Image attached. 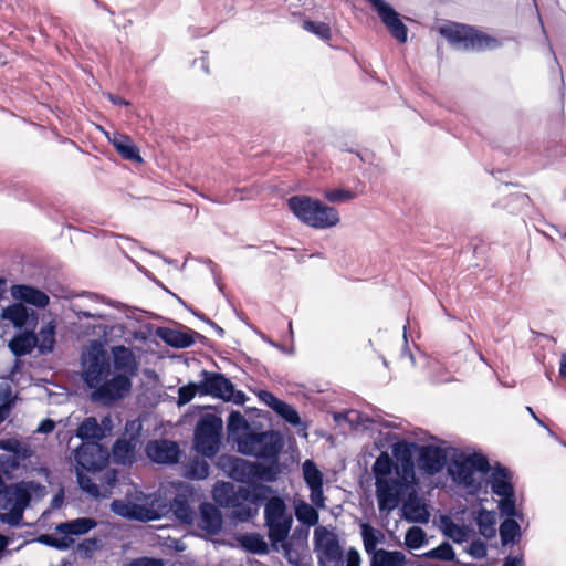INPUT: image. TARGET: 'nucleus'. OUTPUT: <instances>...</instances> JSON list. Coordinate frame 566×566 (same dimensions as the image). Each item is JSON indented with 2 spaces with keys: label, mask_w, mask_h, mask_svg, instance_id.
Wrapping results in <instances>:
<instances>
[{
  "label": "nucleus",
  "mask_w": 566,
  "mask_h": 566,
  "mask_svg": "<svg viewBox=\"0 0 566 566\" xmlns=\"http://www.w3.org/2000/svg\"><path fill=\"white\" fill-rule=\"evenodd\" d=\"M411 447L413 443L396 442L392 446L395 460L387 452H381L371 465L380 512L394 511L408 494L415 492L417 478Z\"/></svg>",
  "instance_id": "f257e3e1"
},
{
  "label": "nucleus",
  "mask_w": 566,
  "mask_h": 566,
  "mask_svg": "<svg viewBox=\"0 0 566 566\" xmlns=\"http://www.w3.org/2000/svg\"><path fill=\"white\" fill-rule=\"evenodd\" d=\"M83 379L88 388L94 389L91 400L103 406H112L130 390L132 382L127 375H111V364L103 344L93 340L82 353Z\"/></svg>",
  "instance_id": "f03ea898"
},
{
  "label": "nucleus",
  "mask_w": 566,
  "mask_h": 566,
  "mask_svg": "<svg viewBox=\"0 0 566 566\" xmlns=\"http://www.w3.org/2000/svg\"><path fill=\"white\" fill-rule=\"evenodd\" d=\"M264 524L273 551H282L285 558L290 563H294L292 543L287 539L293 525V516L287 512V506L282 497L273 496L266 501Z\"/></svg>",
  "instance_id": "7ed1b4c3"
},
{
  "label": "nucleus",
  "mask_w": 566,
  "mask_h": 566,
  "mask_svg": "<svg viewBox=\"0 0 566 566\" xmlns=\"http://www.w3.org/2000/svg\"><path fill=\"white\" fill-rule=\"evenodd\" d=\"M73 454L78 486L91 496L98 499L101 496L98 485L84 471L95 474L104 469L109 460L108 449L97 441H83Z\"/></svg>",
  "instance_id": "20e7f679"
},
{
  "label": "nucleus",
  "mask_w": 566,
  "mask_h": 566,
  "mask_svg": "<svg viewBox=\"0 0 566 566\" xmlns=\"http://www.w3.org/2000/svg\"><path fill=\"white\" fill-rule=\"evenodd\" d=\"M235 442L240 453L268 461L265 467H275L276 478H279L281 473L279 455L284 447V440L280 432L273 430L249 431L239 436Z\"/></svg>",
  "instance_id": "39448f33"
},
{
  "label": "nucleus",
  "mask_w": 566,
  "mask_h": 566,
  "mask_svg": "<svg viewBox=\"0 0 566 566\" xmlns=\"http://www.w3.org/2000/svg\"><path fill=\"white\" fill-rule=\"evenodd\" d=\"M491 471L489 460L482 453L460 454L448 467L452 481L469 494L475 495L482 489V475Z\"/></svg>",
  "instance_id": "423d86ee"
},
{
  "label": "nucleus",
  "mask_w": 566,
  "mask_h": 566,
  "mask_svg": "<svg viewBox=\"0 0 566 566\" xmlns=\"http://www.w3.org/2000/svg\"><path fill=\"white\" fill-rule=\"evenodd\" d=\"M287 206L300 221L315 229L332 228L339 222L335 208L307 196H293L287 200Z\"/></svg>",
  "instance_id": "0eeeda50"
},
{
  "label": "nucleus",
  "mask_w": 566,
  "mask_h": 566,
  "mask_svg": "<svg viewBox=\"0 0 566 566\" xmlns=\"http://www.w3.org/2000/svg\"><path fill=\"white\" fill-rule=\"evenodd\" d=\"M440 33L459 51H484L501 45L497 39L464 24L443 25L440 28Z\"/></svg>",
  "instance_id": "6e6552de"
},
{
  "label": "nucleus",
  "mask_w": 566,
  "mask_h": 566,
  "mask_svg": "<svg viewBox=\"0 0 566 566\" xmlns=\"http://www.w3.org/2000/svg\"><path fill=\"white\" fill-rule=\"evenodd\" d=\"M222 419L213 413L203 415L195 429L193 446L198 453L213 458L221 444Z\"/></svg>",
  "instance_id": "1a4fd4ad"
},
{
  "label": "nucleus",
  "mask_w": 566,
  "mask_h": 566,
  "mask_svg": "<svg viewBox=\"0 0 566 566\" xmlns=\"http://www.w3.org/2000/svg\"><path fill=\"white\" fill-rule=\"evenodd\" d=\"M491 470L489 484L492 493L500 497L497 505L500 513L506 517L516 516L517 510L512 472L500 463H496Z\"/></svg>",
  "instance_id": "9d476101"
},
{
  "label": "nucleus",
  "mask_w": 566,
  "mask_h": 566,
  "mask_svg": "<svg viewBox=\"0 0 566 566\" xmlns=\"http://www.w3.org/2000/svg\"><path fill=\"white\" fill-rule=\"evenodd\" d=\"M227 468L229 476L241 483L275 482L277 480L275 467H265L264 463L258 461L231 457L228 459Z\"/></svg>",
  "instance_id": "9b49d317"
},
{
  "label": "nucleus",
  "mask_w": 566,
  "mask_h": 566,
  "mask_svg": "<svg viewBox=\"0 0 566 566\" xmlns=\"http://www.w3.org/2000/svg\"><path fill=\"white\" fill-rule=\"evenodd\" d=\"M200 396H211L224 401H234L242 403L245 395L242 391H235L233 384L223 374L202 370L200 373Z\"/></svg>",
  "instance_id": "f8f14e48"
},
{
  "label": "nucleus",
  "mask_w": 566,
  "mask_h": 566,
  "mask_svg": "<svg viewBox=\"0 0 566 566\" xmlns=\"http://www.w3.org/2000/svg\"><path fill=\"white\" fill-rule=\"evenodd\" d=\"M142 417L128 421L123 434L114 442L112 448L113 460L117 464H132L136 459V448L140 442Z\"/></svg>",
  "instance_id": "ddd939ff"
},
{
  "label": "nucleus",
  "mask_w": 566,
  "mask_h": 566,
  "mask_svg": "<svg viewBox=\"0 0 566 566\" xmlns=\"http://www.w3.org/2000/svg\"><path fill=\"white\" fill-rule=\"evenodd\" d=\"M314 539L319 565L340 566L343 564V551L336 534L325 528L316 530Z\"/></svg>",
  "instance_id": "4468645a"
},
{
  "label": "nucleus",
  "mask_w": 566,
  "mask_h": 566,
  "mask_svg": "<svg viewBox=\"0 0 566 566\" xmlns=\"http://www.w3.org/2000/svg\"><path fill=\"white\" fill-rule=\"evenodd\" d=\"M389 33L399 42L405 43L408 39V29L401 21L399 13L385 0H367Z\"/></svg>",
  "instance_id": "2eb2a0df"
},
{
  "label": "nucleus",
  "mask_w": 566,
  "mask_h": 566,
  "mask_svg": "<svg viewBox=\"0 0 566 566\" xmlns=\"http://www.w3.org/2000/svg\"><path fill=\"white\" fill-rule=\"evenodd\" d=\"M418 468L429 475L439 473L447 463V452L443 448L428 444L419 449Z\"/></svg>",
  "instance_id": "dca6fc26"
},
{
  "label": "nucleus",
  "mask_w": 566,
  "mask_h": 566,
  "mask_svg": "<svg viewBox=\"0 0 566 566\" xmlns=\"http://www.w3.org/2000/svg\"><path fill=\"white\" fill-rule=\"evenodd\" d=\"M0 317L9 321L15 328L34 329L38 324V313L22 303H13L4 307Z\"/></svg>",
  "instance_id": "f3484780"
},
{
  "label": "nucleus",
  "mask_w": 566,
  "mask_h": 566,
  "mask_svg": "<svg viewBox=\"0 0 566 566\" xmlns=\"http://www.w3.org/2000/svg\"><path fill=\"white\" fill-rule=\"evenodd\" d=\"M303 478L308 486L311 494L310 499L315 507H325V497L323 493V473L317 469L312 460H305L302 465Z\"/></svg>",
  "instance_id": "a211bd4d"
},
{
  "label": "nucleus",
  "mask_w": 566,
  "mask_h": 566,
  "mask_svg": "<svg viewBox=\"0 0 566 566\" xmlns=\"http://www.w3.org/2000/svg\"><path fill=\"white\" fill-rule=\"evenodd\" d=\"M145 452L151 461L161 464L177 463L180 454L178 444L169 440L149 441Z\"/></svg>",
  "instance_id": "6ab92c4d"
},
{
  "label": "nucleus",
  "mask_w": 566,
  "mask_h": 566,
  "mask_svg": "<svg viewBox=\"0 0 566 566\" xmlns=\"http://www.w3.org/2000/svg\"><path fill=\"white\" fill-rule=\"evenodd\" d=\"M30 501V491L22 483L6 485L0 490L1 509H25Z\"/></svg>",
  "instance_id": "aec40b11"
},
{
  "label": "nucleus",
  "mask_w": 566,
  "mask_h": 566,
  "mask_svg": "<svg viewBox=\"0 0 566 566\" xmlns=\"http://www.w3.org/2000/svg\"><path fill=\"white\" fill-rule=\"evenodd\" d=\"M105 136L123 159L142 163L139 148L134 144L128 135L120 134L118 132H105Z\"/></svg>",
  "instance_id": "412c9836"
},
{
  "label": "nucleus",
  "mask_w": 566,
  "mask_h": 566,
  "mask_svg": "<svg viewBox=\"0 0 566 566\" xmlns=\"http://www.w3.org/2000/svg\"><path fill=\"white\" fill-rule=\"evenodd\" d=\"M198 526L210 535H217L222 528V516L217 506L205 502L199 507Z\"/></svg>",
  "instance_id": "4be33fe9"
},
{
  "label": "nucleus",
  "mask_w": 566,
  "mask_h": 566,
  "mask_svg": "<svg viewBox=\"0 0 566 566\" xmlns=\"http://www.w3.org/2000/svg\"><path fill=\"white\" fill-rule=\"evenodd\" d=\"M155 335L171 347L187 348L195 343L193 335L197 333L190 329L182 332L169 327H157Z\"/></svg>",
  "instance_id": "5701e85b"
},
{
  "label": "nucleus",
  "mask_w": 566,
  "mask_h": 566,
  "mask_svg": "<svg viewBox=\"0 0 566 566\" xmlns=\"http://www.w3.org/2000/svg\"><path fill=\"white\" fill-rule=\"evenodd\" d=\"M13 298L43 308L49 304V296L43 291L24 284H17L11 287Z\"/></svg>",
  "instance_id": "b1692460"
},
{
  "label": "nucleus",
  "mask_w": 566,
  "mask_h": 566,
  "mask_svg": "<svg viewBox=\"0 0 566 566\" xmlns=\"http://www.w3.org/2000/svg\"><path fill=\"white\" fill-rule=\"evenodd\" d=\"M113 366L118 375L132 376L136 369L134 354L130 349L124 346H116L112 349Z\"/></svg>",
  "instance_id": "393cba45"
},
{
  "label": "nucleus",
  "mask_w": 566,
  "mask_h": 566,
  "mask_svg": "<svg viewBox=\"0 0 566 566\" xmlns=\"http://www.w3.org/2000/svg\"><path fill=\"white\" fill-rule=\"evenodd\" d=\"M272 491L271 486L262 483L252 482L250 486H239L235 489V505L242 501L258 503L265 500Z\"/></svg>",
  "instance_id": "a878e982"
},
{
  "label": "nucleus",
  "mask_w": 566,
  "mask_h": 566,
  "mask_svg": "<svg viewBox=\"0 0 566 566\" xmlns=\"http://www.w3.org/2000/svg\"><path fill=\"white\" fill-rule=\"evenodd\" d=\"M36 334L34 329L15 335L9 343V348L15 357L30 354L36 347Z\"/></svg>",
  "instance_id": "bb28decb"
},
{
  "label": "nucleus",
  "mask_w": 566,
  "mask_h": 566,
  "mask_svg": "<svg viewBox=\"0 0 566 566\" xmlns=\"http://www.w3.org/2000/svg\"><path fill=\"white\" fill-rule=\"evenodd\" d=\"M96 525L97 522L91 517H78L65 523H60L55 530L65 535L80 536L88 533L91 530L96 527Z\"/></svg>",
  "instance_id": "cd10ccee"
},
{
  "label": "nucleus",
  "mask_w": 566,
  "mask_h": 566,
  "mask_svg": "<svg viewBox=\"0 0 566 566\" xmlns=\"http://www.w3.org/2000/svg\"><path fill=\"white\" fill-rule=\"evenodd\" d=\"M402 514L411 523H427L430 517L426 505L418 499L407 500L402 505Z\"/></svg>",
  "instance_id": "c85d7f7f"
},
{
  "label": "nucleus",
  "mask_w": 566,
  "mask_h": 566,
  "mask_svg": "<svg viewBox=\"0 0 566 566\" xmlns=\"http://www.w3.org/2000/svg\"><path fill=\"white\" fill-rule=\"evenodd\" d=\"M360 535L366 554L370 557L378 552L377 545L382 543L385 535L381 531L375 528L369 523L360 524Z\"/></svg>",
  "instance_id": "c756f323"
},
{
  "label": "nucleus",
  "mask_w": 566,
  "mask_h": 566,
  "mask_svg": "<svg viewBox=\"0 0 566 566\" xmlns=\"http://www.w3.org/2000/svg\"><path fill=\"white\" fill-rule=\"evenodd\" d=\"M170 510L180 522L186 524H191L193 522L195 511L186 494H177L170 504Z\"/></svg>",
  "instance_id": "7c9ffc66"
},
{
  "label": "nucleus",
  "mask_w": 566,
  "mask_h": 566,
  "mask_svg": "<svg viewBox=\"0 0 566 566\" xmlns=\"http://www.w3.org/2000/svg\"><path fill=\"white\" fill-rule=\"evenodd\" d=\"M405 562L406 556L402 552L379 548L370 556L369 566H403Z\"/></svg>",
  "instance_id": "2f4dec72"
},
{
  "label": "nucleus",
  "mask_w": 566,
  "mask_h": 566,
  "mask_svg": "<svg viewBox=\"0 0 566 566\" xmlns=\"http://www.w3.org/2000/svg\"><path fill=\"white\" fill-rule=\"evenodd\" d=\"M213 500L223 507L235 505V486L230 482H217L212 490Z\"/></svg>",
  "instance_id": "473e14b6"
},
{
  "label": "nucleus",
  "mask_w": 566,
  "mask_h": 566,
  "mask_svg": "<svg viewBox=\"0 0 566 566\" xmlns=\"http://www.w3.org/2000/svg\"><path fill=\"white\" fill-rule=\"evenodd\" d=\"M55 322L50 321L36 334V348L41 354H49L55 345Z\"/></svg>",
  "instance_id": "72a5a7b5"
},
{
  "label": "nucleus",
  "mask_w": 566,
  "mask_h": 566,
  "mask_svg": "<svg viewBox=\"0 0 566 566\" xmlns=\"http://www.w3.org/2000/svg\"><path fill=\"white\" fill-rule=\"evenodd\" d=\"M76 437L86 441H97L104 437V430L95 417H87L78 426Z\"/></svg>",
  "instance_id": "f704fd0d"
},
{
  "label": "nucleus",
  "mask_w": 566,
  "mask_h": 566,
  "mask_svg": "<svg viewBox=\"0 0 566 566\" xmlns=\"http://www.w3.org/2000/svg\"><path fill=\"white\" fill-rule=\"evenodd\" d=\"M94 475L95 483L99 488L101 496H105L111 489H113L118 481V471L107 465Z\"/></svg>",
  "instance_id": "c9c22d12"
},
{
  "label": "nucleus",
  "mask_w": 566,
  "mask_h": 566,
  "mask_svg": "<svg viewBox=\"0 0 566 566\" xmlns=\"http://www.w3.org/2000/svg\"><path fill=\"white\" fill-rule=\"evenodd\" d=\"M111 510L120 517L142 521V504H133L124 500H114L111 503Z\"/></svg>",
  "instance_id": "e433bc0d"
},
{
  "label": "nucleus",
  "mask_w": 566,
  "mask_h": 566,
  "mask_svg": "<svg viewBox=\"0 0 566 566\" xmlns=\"http://www.w3.org/2000/svg\"><path fill=\"white\" fill-rule=\"evenodd\" d=\"M500 537L503 545L515 543L521 537L520 524L512 517L505 518L500 525Z\"/></svg>",
  "instance_id": "4c0bfd02"
},
{
  "label": "nucleus",
  "mask_w": 566,
  "mask_h": 566,
  "mask_svg": "<svg viewBox=\"0 0 566 566\" xmlns=\"http://www.w3.org/2000/svg\"><path fill=\"white\" fill-rule=\"evenodd\" d=\"M479 532L482 536L490 538L495 535V515L488 510H480L475 518Z\"/></svg>",
  "instance_id": "58836bf2"
},
{
  "label": "nucleus",
  "mask_w": 566,
  "mask_h": 566,
  "mask_svg": "<svg viewBox=\"0 0 566 566\" xmlns=\"http://www.w3.org/2000/svg\"><path fill=\"white\" fill-rule=\"evenodd\" d=\"M304 501H301L295 505V516L298 522L307 526H314L318 523V512L314 507Z\"/></svg>",
  "instance_id": "ea45409f"
},
{
  "label": "nucleus",
  "mask_w": 566,
  "mask_h": 566,
  "mask_svg": "<svg viewBox=\"0 0 566 566\" xmlns=\"http://www.w3.org/2000/svg\"><path fill=\"white\" fill-rule=\"evenodd\" d=\"M210 467L203 459L195 458L190 460L185 470V475L193 480H203L209 475Z\"/></svg>",
  "instance_id": "a19ab883"
},
{
  "label": "nucleus",
  "mask_w": 566,
  "mask_h": 566,
  "mask_svg": "<svg viewBox=\"0 0 566 566\" xmlns=\"http://www.w3.org/2000/svg\"><path fill=\"white\" fill-rule=\"evenodd\" d=\"M443 533L453 542L461 544L468 538V531L464 526L454 523L450 517H442Z\"/></svg>",
  "instance_id": "79ce46f5"
},
{
  "label": "nucleus",
  "mask_w": 566,
  "mask_h": 566,
  "mask_svg": "<svg viewBox=\"0 0 566 566\" xmlns=\"http://www.w3.org/2000/svg\"><path fill=\"white\" fill-rule=\"evenodd\" d=\"M241 544L248 552L253 554H266L269 552L268 543L258 533L244 535Z\"/></svg>",
  "instance_id": "37998d69"
},
{
  "label": "nucleus",
  "mask_w": 566,
  "mask_h": 566,
  "mask_svg": "<svg viewBox=\"0 0 566 566\" xmlns=\"http://www.w3.org/2000/svg\"><path fill=\"white\" fill-rule=\"evenodd\" d=\"M227 429L229 437L235 441L238 438L235 436L239 432H248L247 430L249 429V422L240 411H231L228 417Z\"/></svg>",
  "instance_id": "c03bdc74"
},
{
  "label": "nucleus",
  "mask_w": 566,
  "mask_h": 566,
  "mask_svg": "<svg viewBox=\"0 0 566 566\" xmlns=\"http://www.w3.org/2000/svg\"><path fill=\"white\" fill-rule=\"evenodd\" d=\"M0 448L12 453L13 458L19 460H27L31 457V449L28 446H23L15 439H7L0 441Z\"/></svg>",
  "instance_id": "a18cd8bd"
},
{
  "label": "nucleus",
  "mask_w": 566,
  "mask_h": 566,
  "mask_svg": "<svg viewBox=\"0 0 566 566\" xmlns=\"http://www.w3.org/2000/svg\"><path fill=\"white\" fill-rule=\"evenodd\" d=\"M427 543L426 532L419 526L410 527L405 536V544L410 549H419Z\"/></svg>",
  "instance_id": "49530a36"
},
{
  "label": "nucleus",
  "mask_w": 566,
  "mask_h": 566,
  "mask_svg": "<svg viewBox=\"0 0 566 566\" xmlns=\"http://www.w3.org/2000/svg\"><path fill=\"white\" fill-rule=\"evenodd\" d=\"M334 419L338 422L340 420H344V421L348 422L354 428L359 427V426H361L364 428H368L367 422H370V419L367 416H364L363 413H360L357 410H348L346 412L336 413L334 416Z\"/></svg>",
  "instance_id": "de8ad7c7"
},
{
  "label": "nucleus",
  "mask_w": 566,
  "mask_h": 566,
  "mask_svg": "<svg viewBox=\"0 0 566 566\" xmlns=\"http://www.w3.org/2000/svg\"><path fill=\"white\" fill-rule=\"evenodd\" d=\"M428 558L451 562L454 559L455 554L450 543L443 542L438 547L424 554Z\"/></svg>",
  "instance_id": "09e8293b"
},
{
  "label": "nucleus",
  "mask_w": 566,
  "mask_h": 566,
  "mask_svg": "<svg viewBox=\"0 0 566 566\" xmlns=\"http://www.w3.org/2000/svg\"><path fill=\"white\" fill-rule=\"evenodd\" d=\"M303 29L317 35L322 40H329L332 35L331 28L325 22H314L305 20L303 22Z\"/></svg>",
  "instance_id": "8fccbe9b"
},
{
  "label": "nucleus",
  "mask_w": 566,
  "mask_h": 566,
  "mask_svg": "<svg viewBox=\"0 0 566 566\" xmlns=\"http://www.w3.org/2000/svg\"><path fill=\"white\" fill-rule=\"evenodd\" d=\"M274 411L292 426H297L301 422L298 412L291 405H289L284 401H282L274 409Z\"/></svg>",
  "instance_id": "3c124183"
},
{
  "label": "nucleus",
  "mask_w": 566,
  "mask_h": 566,
  "mask_svg": "<svg viewBox=\"0 0 566 566\" xmlns=\"http://www.w3.org/2000/svg\"><path fill=\"white\" fill-rule=\"evenodd\" d=\"M196 394L200 395L199 382H190L186 386H181L178 389L177 405L178 406L187 405L188 402H190L193 399Z\"/></svg>",
  "instance_id": "603ef678"
},
{
  "label": "nucleus",
  "mask_w": 566,
  "mask_h": 566,
  "mask_svg": "<svg viewBox=\"0 0 566 566\" xmlns=\"http://www.w3.org/2000/svg\"><path fill=\"white\" fill-rule=\"evenodd\" d=\"M231 509H233L232 516L239 522H248L256 514V510L254 507L243 503L232 505Z\"/></svg>",
  "instance_id": "864d4df0"
},
{
  "label": "nucleus",
  "mask_w": 566,
  "mask_h": 566,
  "mask_svg": "<svg viewBox=\"0 0 566 566\" xmlns=\"http://www.w3.org/2000/svg\"><path fill=\"white\" fill-rule=\"evenodd\" d=\"M7 513L0 514V521L10 526H19L23 518V512L25 509H3Z\"/></svg>",
  "instance_id": "5fc2aeb1"
},
{
  "label": "nucleus",
  "mask_w": 566,
  "mask_h": 566,
  "mask_svg": "<svg viewBox=\"0 0 566 566\" xmlns=\"http://www.w3.org/2000/svg\"><path fill=\"white\" fill-rule=\"evenodd\" d=\"M324 197L329 202H347L355 198V193L346 189H329L325 191Z\"/></svg>",
  "instance_id": "6e6d98bb"
},
{
  "label": "nucleus",
  "mask_w": 566,
  "mask_h": 566,
  "mask_svg": "<svg viewBox=\"0 0 566 566\" xmlns=\"http://www.w3.org/2000/svg\"><path fill=\"white\" fill-rule=\"evenodd\" d=\"M467 552L476 559L484 558L488 554L486 544L481 539H474L469 545Z\"/></svg>",
  "instance_id": "4d7b16f0"
},
{
  "label": "nucleus",
  "mask_w": 566,
  "mask_h": 566,
  "mask_svg": "<svg viewBox=\"0 0 566 566\" xmlns=\"http://www.w3.org/2000/svg\"><path fill=\"white\" fill-rule=\"evenodd\" d=\"M430 368L433 370L431 375V381L434 384H441L449 380L448 377L444 376V368L438 361H430Z\"/></svg>",
  "instance_id": "13d9d810"
},
{
  "label": "nucleus",
  "mask_w": 566,
  "mask_h": 566,
  "mask_svg": "<svg viewBox=\"0 0 566 566\" xmlns=\"http://www.w3.org/2000/svg\"><path fill=\"white\" fill-rule=\"evenodd\" d=\"M260 398L272 409L274 410L282 400L276 398L273 394L269 391H261Z\"/></svg>",
  "instance_id": "bf43d9fd"
},
{
  "label": "nucleus",
  "mask_w": 566,
  "mask_h": 566,
  "mask_svg": "<svg viewBox=\"0 0 566 566\" xmlns=\"http://www.w3.org/2000/svg\"><path fill=\"white\" fill-rule=\"evenodd\" d=\"M360 554L356 548H349L346 554V566H360Z\"/></svg>",
  "instance_id": "052dcab7"
},
{
  "label": "nucleus",
  "mask_w": 566,
  "mask_h": 566,
  "mask_svg": "<svg viewBox=\"0 0 566 566\" xmlns=\"http://www.w3.org/2000/svg\"><path fill=\"white\" fill-rule=\"evenodd\" d=\"M54 428H55V422L52 419L46 418L40 422V424L38 426L36 432L43 433V434H49L54 430Z\"/></svg>",
  "instance_id": "680f3d73"
},
{
  "label": "nucleus",
  "mask_w": 566,
  "mask_h": 566,
  "mask_svg": "<svg viewBox=\"0 0 566 566\" xmlns=\"http://www.w3.org/2000/svg\"><path fill=\"white\" fill-rule=\"evenodd\" d=\"M64 502V491L61 489L51 500L50 506L52 510H57Z\"/></svg>",
  "instance_id": "e2e57ef3"
},
{
  "label": "nucleus",
  "mask_w": 566,
  "mask_h": 566,
  "mask_svg": "<svg viewBox=\"0 0 566 566\" xmlns=\"http://www.w3.org/2000/svg\"><path fill=\"white\" fill-rule=\"evenodd\" d=\"M523 564L522 556H507L504 558L502 566H524Z\"/></svg>",
  "instance_id": "0e129e2a"
},
{
  "label": "nucleus",
  "mask_w": 566,
  "mask_h": 566,
  "mask_svg": "<svg viewBox=\"0 0 566 566\" xmlns=\"http://www.w3.org/2000/svg\"><path fill=\"white\" fill-rule=\"evenodd\" d=\"M3 395V399H4V403H3V408L9 410L12 408V406L14 405V399L12 398L11 396V390L10 388L8 387L6 389V392L3 394L2 390L0 391V397Z\"/></svg>",
  "instance_id": "69168bd1"
},
{
  "label": "nucleus",
  "mask_w": 566,
  "mask_h": 566,
  "mask_svg": "<svg viewBox=\"0 0 566 566\" xmlns=\"http://www.w3.org/2000/svg\"><path fill=\"white\" fill-rule=\"evenodd\" d=\"M144 566H164V562L158 558L144 557Z\"/></svg>",
  "instance_id": "338daca9"
},
{
  "label": "nucleus",
  "mask_w": 566,
  "mask_h": 566,
  "mask_svg": "<svg viewBox=\"0 0 566 566\" xmlns=\"http://www.w3.org/2000/svg\"><path fill=\"white\" fill-rule=\"evenodd\" d=\"M559 375L566 380V353L562 354L559 364Z\"/></svg>",
  "instance_id": "774afa93"
}]
</instances>
